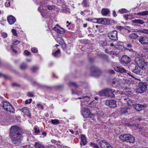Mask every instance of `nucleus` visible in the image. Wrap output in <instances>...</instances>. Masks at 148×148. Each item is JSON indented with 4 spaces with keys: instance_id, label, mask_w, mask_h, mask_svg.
Returning <instances> with one entry per match:
<instances>
[{
    "instance_id": "f257e3e1",
    "label": "nucleus",
    "mask_w": 148,
    "mask_h": 148,
    "mask_svg": "<svg viewBox=\"0 0 148 148\" xmlns=\"http://www.w3.org/2000/svg\"><path fill=\"white\" fill-rule=\"evenodd\" d=\"M9 137L14 143L19 144L23 139L22 132L21 129L16 125L12 126L10 129Z\"/></svg>"
},
{
    "instance_id": "f03ea898",
    "label": "nucleus",
    "mask_w": 148,
    "mask_h": 148,
    "mask_svg": "<svg viewBox=\"0 0 148 148\" xmlns=\"http://www.w3.org/2000/svg\"><path fill=\"white\" fill-rule=\"evenodd\" d=\"M119 138L120 139L123 141L129 142L130 143H133L135 142V139L134 137L129 134H121L119 136Z\"/></svg>"
},
{
    "instance_id": "7ed1b4c3",
    "label": "nucleus",
    "mask_w": 148,
    "mask_h": 148,
    "mask_svg": "<svg viewBox=\"0 0 148 148\" xmlns=\"http://www.w3.org/2000/svg\"><path fill=\"white\" fill-rule=\"evenodd\" d=\"M82 104H81V111L83 112V113L82 112V114L83 115V117L86 118H92L93 117V115L90 112V110L87 108H82Z\"/></svg>"
},
{
    "instance_id": "20e7f679",
    "label": "nucleus",
    "mask_w": 148,
    "mask_h": 148,
    "mask_svg": "<svg viewBox=\"0 0 148 148\" xmlns=\"http://www.w3.org/2000/svg\"><path fill=\"white\" fill-rule=\"evenodd\" d=\"M1 103H2V105L3 104V106L4 110L12 113H13L14 112V110L13 106H11L8 102L4 101L3 103H2L1 101Z\"/></svg>"
},
{
    "instance_id": "39448f33",
    "label": "nucleus",
    "mask_w": 148,
    "mask_h": 148,
    "mask_svg": "<svg viewBox=\"0 0 148 148\" xmlns=\"http://www.w3.org/2000/svg\"><path fill=\"white\" fill-rule=\"evenodd\" d=\"M147 84L146 82L140 83L139 84L138 88L137 89L136 92L137 93H142L147 90Z\"/></svg>"
},
{
    "instance_id": "423d86ee",
    "label": "nucleus",
    "mask_w": 148,
    "mask_h": 148,
    "mask_svg": "<svg viewBox=\"0 0 148 148\" xmlns=\"http://www.w3.org/2000/svg\"><path fill=\"white\" fill-rule=\"evenodd\" d=\"M91 75L96 77L100 76L101 72L100 70L95 66H92L90 68Z\"/></svg>"
},
{
    "instance_id": "0eeeda50",
    "label": "nucleus",
    "mask_w": 148,
    "mask_h": 148,
    "mask_svg": "<svg viewBox=\"0 0 148 148\" xmlns=\"http://www.w3.org/2000/svg\"><path fill=\"white\" fill-rule=\"evenodd\" d=\"M108 35V37L111 40H118V32L116 30L110 32Z\"/></svg>"
},
{
    "instance_id": "6e6552de",
    "label": "nucleus",
    "mask_w": 148,
    "mask_h": 148,
    "mask_svg": "<svg viewBox=\"0 0 148 148\" xmlns=\"http://www.w3.org/2000/svg\"><path fill=\"white\" fill-rule=\"evenodd\" d=\"M115 90L113 91L112 89L106 88L105 89V94L106 97H113L114 96V93Z\"/></svg>"
},
{
    "instance_id": "1a4fd4ad",
    "label": "nucleus",
    "mask_w": 148,
    "mask_h": 148,
    "mask_svg": "<svg viewBox=\"0 0 148 148\" xmlns=\"http://www.w3.org/2000/svg\"><path fill=\"white\" fill-rule=\"evenodd\" d=\"M106 105L111 108H114L116 106V101L115 100H107L105 102Z\"/></svg>"
},
{
    "instance_id": "9d476101",
    "label": "nucleus",
    "mask_w": 148,
    "mask_h": 148,
    "mask_svg": "<svg viewBox=\"0 0 148 148\" xmlns=\"http://www.w3.org/2000/svg\"><path fill=\"white\" fill-rule=\"evenodd\" d=\"M130 68V69H131V71L132 72L137 74L139 73L140 71V67L134 64L131 66Z\"/></svg>"
},
{
    "instance_id": "9b49d317",
    "label": "nucleus",
    "mask_w": 148,
    "mask_h": 148,
    "mask_svg": "<svg viewBox=\"0 0 148 148\" xmlns=\"http://www.w3.org/2000/svg\"><path fill=\"white\" fill-rule=\"evenodd\" d=\"M131 59L126 56H124L121 59V62L122 64H127L130 61Z\"/></svg>"
},
{
    "instance_id": "f8f14e48",
    "label": "nucleus",
    "mask_w": 148,
    "mask_h": 148,
    "mask_svg": "<svg viewBox=\"0 0 148 148\" xmlns=\"http://www.w3.org/2000/svg\"><path fill=\"white\" fill-rule=\"evenodd\" d=\"M146 104H134L133 107L138 111H140L143 109V108L146 107L147 106Z\"/></svg>"
},
{
    "instance_id": "ddd939ff",
    "label": "nucleus",
    "mask_w": 148,
    "mask_h": 148,
    "mask_svg": "<svg viewBox=\"0 0 148 148\" xmlns=\"http://www.w3.org/2000/svg\"><path fill=\"white\" fill-rule=\"evenodd\" d=\"M135 61L138 65H142L145 63L144 60L141 58L138 57L136 58Z\"/></svg>"
},
{
    "instance_id": "4468645a",
    "label": "nucleus",
    "mask_w": 148,
    "mask_h": 148,
    "mask_svg": "<svg viewBox=\"0 0 148 148\" xmlns=\"http://www.w3.org/2000/svg\"><path fill=\"white\" fill-rule=\"evenodd\" d=\"M138 40L143 45L148 43V38L146 36H140Z\"/></svg>"
},
{
    "instance_id": "2eb2a0df",
    "label": "nucleus",
    "mask_w": 148,
    "mask_h": 148,
    "mask_svg": "<svg viewBox=\"0 0 148 148\" xmlns=\"http://www.w3.org/2000/svg\"><path fill=\"white\" fill-rule=\"evenodd\" d=\"M20 110L23 112L25 114L27 115L28 116L30 117L31 114L30 113V111L29 109L27 107H25L20 109Z\"/></svg>"
},
{
    "instance_id": "dca6fc26",
    "label": "nucleus",
    "mask_w": 148,
    "mask_h": 148,
    "mask_svg": "<svg viewBox=\"0 0 148 148\" xmlns=\"http://www.w3.org/2000/svg\"><path fill=\"white\" fill-rule=\"evenodd\" d=\"M7 21L10 25L14 24L16 21V19L15 17L11 15L7 17Z\"/></svg>"
},
{
    "instance_id": "f3484780",
    "label": "nucleus",
    "mask_w": 148,
    "mask_h": 148,
    "mask_svg": "<svg viewBox=\"0 0 148 148\" xmlns=\"http://www.w3.org/2000/svg\"><path fill=\"white\" fill-rule=\"evenodd\" d=\"M115 70L117 72L123 73L126 72V70L123 67L121 66H117L115 67Z\"/></svg>"
},
{
    "instance_id": "a211bd4d",
    "label": "nucleus",
    "mask_w": 148,
    "mask_h": 148,
    "mask_svg": "<svg viewBox=\"0 0 148 148\" xmlns=\"http://www.w3.org/2000/svg\"><path fill=\"white\" fill-rule=\"evenodd\" d=\"M81 141L80 143L81 145H85L87 143V140L85 136L83 135H81Z\"/></svg>"
},
{
    "instance_id": "6ab92c4d",
    "label": "nucleus",
    "mask_w": 148,
    "mask_h": 148,
    "mask_svg": "<svg viewBox=\"0 0 148 148\" xmlns=\"http://www.w3.org/2000/svg\"><path fill=\"white\" fill-rule=\"evenodd\" d=\"M110 12L109 10L107 8H103L101 11V13L103 16L107 15L109 14Z\"/></svg>"
},
{
    "instance_id": "aec40b11",
    "label": "nucleus",
    "mask_w": 148,
    "mask_h": 148,
    "mask_svg": "<svg viewBox=\"0 0 148 148\" xmlns=\"http://www.w3.org/2000/svg\"><path fill=\"white\" fill-rule=\"evenodd\" d=\"M132 22L134 23L142 25L145 22L144 21L140 19H135L132 20Z\"/></svg>"
},
{
    "instance_id": "412c9836",
    "label": "nucleus",
    "mask_w": 148,
    "mask_h": 148,
    "mask_svg": "<svg viewBox=\"0 0 148 148\" xmlns=\"http://www.w3.org/2000/svg\"><path fill=\"white\" fill-rule=\"evenodd\" d=\"M123 99L124 100H126L127 101V105L129 106L130 107L132 106L133 107L134 104H133V101L131 100L128 99V97H127Z\"/></svg>"
},
{
    "instance_id": "4be33fe9",
    "label": "nucleus",
    "mask_w": 148,
    "mask_h": 148,
    "mask_svg": "<svg viewBox=\"0 0 148 148\" xmlns=\"http://www.w3.org/2000/svg\"><path fill=\"white\" fill-rule=\"evenodd\" d=\"M97 22L99 24H101L103 25L106 24L105 22L106 21V19L103 18H97Z\"/></svg>"
},
{
    "instance_id": "5701e85b",
    "label": "nucleus",
    "mask_w": 148,
    "mask_h": 148,
    "mask_svg": "<svg viewBox=\"0 0 148 148\" xmlns=\"http://www.w3.org/2000/svg\"><path fill=\"white\" fill-rule=\"evenodd\" d=\"M103 143H105L103 144V145H104V147H105L104 148H107L108 147H109L110 144L109 143H108L106 142L105 140H101L99 143V144L100 145V147H101V143H101H103Z\"/></svg>"
},
{
    "instance_id": "b1692460",
    "label": "nucleus",
    "mask_w": 148,
    "mask_h": 148,
    "mask_svg": "<svg viewBox=\"0 0 148 148\" xmlns=\"http://www.w3.org/2000/svg\"><path fill=\"white\" fill-rule=\"evenodd\" d=\"M34 147L36 148H45L43 145L39 142H36Z\"/></svg>"
},
{
    "instance_id": "393cba45",
    "label": "nucleus",
    "mask_w": 148,
    "mask_h": 148,
    "mask_svg": "<svg viewBox=\"0 0 148 148\" xmlns=\"http://www.w3.org/2000/svg\"><path fill=\"white\" fill-rule=\"evenodd\" d=\"M130 110L129 108H123L121 109V112L122 114L125 113Z\"/></svg>"
},
{
    "instance_id": "a878e982",
    "label": "nucleus",
    "mask_w": 148,
    "mask_h": 148,
    "mask_svg": "<svg viewBox=\"0 0 148 148\" xmlns=\"http://www.w3.org/2000/svg\"><path fill=\"white\" fill-rule=\"evenodd\" d=\"M88 0H83L82 4L84 7H88L89 5L88 3Z\"/></svg>"
},
{
    "instance_id": "bb28decb",
    "label": "nucleus",
    "mask_w": 148,
    "mask_h": 148,
    "mask_svg": "<svg viewBox=\"0 0 148 148\" xmlns=\"http://www.w3.org/2000/svg\"><path fill=\"white\" fill-rule=\"evenodd\" d=\"M0 77H3L5 79H9L10 77L8 75L4 74L2 73H0Z\"/></svg>"
},
{
    "instance_id": "cd10ccee",
    "label": "nucleus",
    "mask_w": 148,
    "mask_h": 148,
    "mask_svg": "<svg viewBox=\"0 0 148 148\" xmlns=\"http://www.w3.org/2000/svg\"><path fill=\"white\" fill-rule=\"evenodd\" d=\"M137 15L141 16H145L148 15V10L143 11L137 13Z\"/></svg>"
},
{
    "instance_id": "c85d7f7f",
    "label": "nucleus",
    "mask_w": 148,
    "mask_h": 148,
    "mask_svg": "<svg viewBox=\"0 0 148 148\" xmlns=\"http://www.w3.org/2000/svg\"><path fill=\"white\" fill-rule=\"evenodd\" d=\"M138 35L134 33L131 34L129 35L130 38L132 39H136L138 38Z\"/></svg>"
},
{
    "instance_id": "c756f323",
    "label": "nucleus",
    "mask_w": 148,
    "mask_h": 148,
    "mask_svg": "<svg viewBox=\"0 0 148 148\" xmlns=\"http://www.w3.org/2000/svg\"><path fill=\"white\" fill-rule=\"evenodd\" d=\"M51 123L53 125H58L60 123V122L59 120L57 119H52Z\"/></svg>"
},
{
    "instance_id": "7c9ffc66",
    "label": "nucleus",
    "mask_w": 148,
    "mask_h": 148,
    "mask_svg": "<svg viewBox=\"0 0 148 148\" xmlns=\"http://www.w3.org/2000/svg\"><path fill=\"white\" fill-rule=\"evenodd\" d=\"M138 32L140 33L148 34V29H142L138 30Z\"/></svg>"
},
{
    "instance_id": "2f4dec72",
    "label": "nucleus",
    "mask_w": 148,
    "mask_h": 148,
    "mask_svg": "<svg viewBox=\"0 0 148 148\" xmlns=\"http://www.w3.org/2000/svg\"><path fill=\"white\" fill-rule=\"evenodd\" d=\"M60 49H58L57 51L55 52H53L52 54L53 56L55 57H57L58 56V54L60 53Z\"/></svg>"
},
{
    "instance_id": "473e14b6",
    "label": "nucleus",
    "mask_w": 148,
    "mask_h": 148,
    "mask_svg": "<svg viewBox=\"0 0 148 148\" xmlns=\"http://www.w3.org/2000/svg\"><path fill=\"white\" fill-rule=\"evenodd\" d=\"M64 32H65L62 28H61L60 27H58V30L57 32L60 34H63L64 33Z\"/></svg>"
},
{
    "instance_id": "72a5a7b5",
    "label": "nucleus",
    "mask_w": 148,
    "mask_h": 148,
    "mask_svg": "<svg viewBox=\"0 0 148 148\" xmlns=\"http://www.w3.org/2000/svg\"><path fill=\"white\" fill-rule=\"evenodd\" d=\"M99 95L101 96H106L105 89L100 91L99 92Z\"/></svg>"
},
{
    "instance_id": "f704fd0d",
    "label": "nucleus",
    "mask_w": 148,
    "mask_h": 148,
    "mask_svg": "<svg viewBox=\"0 0 148 148\" xmlns=\"http://www.w3.org/2000/svg\"><path fill=\"white\" fill-rule=\"evenodd\" d=\"M90 97L89 96H82V97H79L77 99H81L82 98H86V100H85L86 101L88 102L89 101V99H90Z\"/></svg>"
},
{
    "instance_id": "c9c22d12",
    "label": "nucleus",
    "mask_w": 148,
    "mask_h": 148,
    "mask_svg": "<svg viewBox=\"0 0 148 148\" xmlns=\"http://www.w3.org/2000/svg\"><path fill=\"white\" fill-rule=\"evenodd\" d=\"M27 67L26 65L25 64H21L20 66V68L21 69L23 70L26 69Z\"/></svg>"
},
{
    "instance_id": "e433bc0d",
    "label": "nucleus",
    "mask_w": 148,
    "mask_h": 148,
    "mask_svg": "<svg viewBox=\"0 0 148 148\" xmlns=\"http://www.w3.org/2000/svg\"><path fill=\"white\" fill-rule=\"evenodd\" d=\"M90 145L93 148H99L98 145L94 143H90Z\"/></svg>"
},
{
    "instance_id": "4c0bfd02",
    "label": "nucleus",
    "mask_w": 148,
    "mask_h": 148,
    "mask_svg": "<svg viewBox=\"0 0 148 148\" xmlns=\"http://www.w3.org/2000/svg\"><path fill=\"white\" fill-rule=\"evenodd\" d=\"M69 84L70 86H73L75 87H77L78 86L74 82H69Z\"/></svg>"
},
{
    "instance_id": "58836bf2",
    "label": "nucleus",
    "mask_w": 148,
    "mask_h": 148,
    "mask_svg": "<svg viewBox=\"0 0 148 148\" xmlns=\"http://www.w3.org/2000/svg\"><path fill=\"white\" fill-rule=\"evenodd\" d=\"M39 69V68L36 66H33L31 68L32 71L33 72H34L38 70Z\"/></svg>"
},
{
    "instance_id": "ea45409f",
    "label": "nucleus",
    "mask_w": 148,
    "mask_h": 148,
    "mask_svg": "<svg viewBox=\"0 0 148 148\" xmlns=\"http://www.w3.org/2000/svg\"><path fill=\"white\" fill-rule=\"evenodd\" d=\"M42 4H40V6L38 8V10L40 11L42 15H43V14L42 13V10L43 9V8L42 7Z\"/></svg>"
},
{
    "instance_id": "a19ab883",
    "label": "nucleus",
    "mask_w": 148,
    "mask_h": 148,
    "mask_svg": "<svg viewBox=\"0 0 148 148\" xmlns=\"http://www.w3.org/2000/svg\"><path fill=\"white\" fill-rule=\"evenodd\" d=\"M127 10L125 9H123L119 10V12L121 14H123L126 12Z\"/></svg>"
},
{
    "instance_id": "79ce46f5",
    "label": "nucleus",
    "mask_w": 148,
    "mask_h": 148,
    "mask_svg": "<svg viewBox=\"0 0 148 148\" xmlns=\"http://www.w3.org/2000/svg\"><path fill=\"white\" fill-rule=\"evenodd\" d=\"M12 32L13 33L14 35L15 36H17V34L16 32V30L14 29H13L12 30Z\"/></svg>"
},
{
    "instance_id": "37998d69",
    "label": "nucleus",
    "mask_w": 148,
    "mask_h": 148,
    "mask_svg": "<svg viewBox=\"0 0 148 148\" xmlns=\"http://www.w3.org/2000/svg\"><path fill=\"white\" fill-rule=\"evenodd\" d=\"M27 95L29 97H33L34 96L33 93L28 92L27 93Z\"/></svg>"
},
{
    "instance_id": "c03bdc74",
    "label": "nucleus",
    "mask_w": 148,
    "mask_h": 148,
    "mask_svg": "<svg viewBox=\"0 0 148 148\" xmlns=\"http://www.w3.org/2000/svg\"><path fill=\"white\" fill-rule=\"evenodd\" d=\"M12 86L13 87H20V85L16 83H13L12 84Z\"/></svg>"
},
{
    "instance_id": "a18cd8bd",
    "label": "nucleus",
    "mask_w": 148,
    "mask_h": 148,
    "mask_svg": "<svg viewBox=\"0 0 148 148\" xmlns=\"http://www.w3.org/2000/svg\"><path fill=\"white\" fill-rule=\"evenodd\" d=\"M114 80L115 81H113L112 82V83L114 84L118 83L119 81V79L118 78H116V79H115Z\"/></svg>"
},
{
    "instance_id": "49530a36",
    "label": "nucleus",
    "mask_w": 148,
    "mask_h": 148,
    "mask_svg": "<svg viewBox=\"0 0 148 148\" xmlns=\"http://www.w3.org/2000/svg\"><path fill=\"white\" fill-rule=\"evenodd\" d=\"M60 38V40H61V41L60 42L62 43H63V44L62 45V46H63V47H66V45L64 42V40L62 38Z\"/></svg>"
},
{
    "instance_id": "de8ad7c7",
    "label": "nucleus",
    "mask_w": 148,
    "mask_h": 148,
    "mask_svg": "<svg viewBox=\"0 0 148 148\" xmlns=\"http://www.w3.org/2000/svg\"><path fill=\"white\" fill-rule=\"evenodd\" d=\"M31 50L32 52L33 53H36L38 51L37 49L35 47H33L31 49Z\"/></svg>"
},
{
    "instance_id": "09e8293b",
    "label": "nucleus",
    "mask_w": 148,
    "mask_h": 148,
    "mask_svg": "<svg viewBox=\"0 0 148 148\" xmlns=\"http://www.w3.org/2000/svg\"><path fill=\"white\" fill-rule=\"evenodd\" d=\"M5 5L6 6L8 7L10 6V3L9 0H7L6 2L5 3Z\"/></svg>"
},
{
    "instance_id": "8fccbe9b",
    "label": "nucleus",
    "mask_w": 148,
    "mask_h": 148,
    "mask_svg": "<svg viewBox=\"0 0 148 148\" xmlns=\"http://www.w3.org/2000/svg\"><path fill=\"white\" fill-rule=\"evenodd\" d=\"M1 36L4 38H5L7 36V34L5 32H3L1 34Z\"/></svg>"
},
{
    "instance_id": "3c124183",
    "label": "nucleus",
    "mask_w": 148,
    "mask_h": 148,
    "mask_svg": "<svg viewBox=\"0 0 148 148\" xmlns=\"http://www.w3.org/2000/svg\"><path fill=\"white\" fill-rule=\"evenodd\" d=\"M24 53L25 55L27 56H29L30 54V53L27 50H26L24 51Z\"/></svg>"
},
{
    "instance_id": "603ef678",
    "label": "nucleus",
    "mask_w": 148,
    "mask_h": 148,
    "mask_svg": "<svg viewBox=\"0 0 148 148\" xmlns=\"http://www.w3.org/2000/svg\"><path fill=\"white\" fill-rule=\"evenodd\" d=\"M13 43L14 44V43L15 44V45H18L20 42L17 40H14L13 41Z\"/></svg>"
},
{
    "instance_id": "864d4df0",
    "label": "nucleus",
    "mask_w": 148,
    "mask_h": 148,
    "mask_svg": "<svg viewBox=\"0 0 148 148\" xmlns=\"http://www.w3.org/2000/svg\"><path fill=\"white\" fill-rule=\"evenodd\" d=\"M35 132V133H38L40 132V131L39 129H38L36 127L34 128Z\"/></svg>"
},
{
    "instance_id": "5fc2aeb1",
    "label": "nucleus",
    "mask_w": 148,
    "mask_h": 148,
    "mask_svg": "<svg viewBox=\"0 0 148 148\" xmlns=\"http://www.w3.org/2000/svg\"><path fill=\"white\" fill-rule=\"evenodd\" d=\"M57 26H58V27H56L55 26L53 28V29L56 31V32H57V31L58 30V25L57 24L56 25Z\"/></svg>"
},
{
    "instance_id": "6e6d98bb",
    "label": "nucleus",
    "mask_w": 148,
    "mask_h": 148,
    "mask_svg": "<svg viewBox=\"0 0 148 148\" xmlns=\"http://www.w3.org/2000/svg\"><path fill=\"white\" fill-rule=\"evenodd\" d=\"M117 28L118 29L121 30L123 29H125V28L121 26H118L117 27Z\"/></svg>"
},
{
    "instance_id": "4d7b16f0",
    "label": "nucleus",
    "mask_w": 148,
    "mask_h": 148,
    "mask_svg": "<svg viewBox=\"0 0 148 148\" xmlns=\"http://www.w3.org/2000/svg\"><path fill=\"white\" fill-rule=\"evenodd\" d=\"M37 106L39 108H40L42 109H43V107L41 104H38Z\"/></svg>"
},
{
    "instance_id": "13d9d810",
    "label": "nucleus",
    "mask_w": 148,
    "mask_h": 148,
    "mask_svg": "<svg viewBox=\"0 0 148 148\" xmlns=\"http://www.w3.org/2000/svg\"><path fill=\"white\" fill-rule=\"evenodd\" d=\"M100 115L101 117H103L105 116H106V114L103 113V112H101L100 113Z\"/></svg>"
},
{
    "instance_id": "bf43d9fd",
    "label": "nucleus",
    "mask_w": 148,
    "mask_h": 148,
    "mask_svg": "<svg viewBox=\"0 0 148 148\" xmlns=\"http://www.w3.org/2000/svg\"><path fill=\"white\" fill-rule=\"evenodd\" d=\"M102 46H106L107 45V42L106 41H104L101 44Z\"/></svg>"
},
{
    "instance_id": "052dcab7",
    "label": "nucleus",
    "mask_w": 148,
    "mask_h": 148,
    "mask_svg": "<svg viewBox=\"0 0 148 148\" xmlns=\"http://www.w3.org/2000/svg\"><path fill=\"white\" fill-rule=\"evenodd\" d=\"M114 17H116L117 16V15L116 14L115 11L114 10H113L112 13Z\"/></svg>"
},
{
    "instance_id": "680f3d73",
    "label": "nucleus",
    "mask_w": 148,
    "mask_h": 148,
    "mask_svg": "<svg viewBox=\"0 0 148 148\" xmlns=\"http://www.w3.org/2000/svg\"><path fill=\"white\" fill-rule=\"evenodd\" d=\"M57 87L59 89H61L63 88V86L61 85H59L57 86Z\"/></svg>"
},
{
    "instance_id": "e2e57ef3",
    "label": "nucleus",
    "mask_w": 148,
    "mask_h": 148,
    "mask_svg": "<svg viewBox=\"0 0 148 148\" xmlns=\"http://www.w3.org/2000/svg\"><path fill=\"white\" fill-rule=\"evenodd\" d=\"M105 51L106 53H109V54H111V52L110 51L108 50L107 49H105Z\"/></svg>"
},
{
    "instance_id": "0e129e2a",
    "label": "nucleus",
    "mask_w": 148,
    "mask_h": 148,
    "mask_svg": "<svg viewBox=\"0 0 148 148\" xmlns=\"http://www.w3.org/2000/svg\"><path fill=\"white\" fill-rule=\"evenodd\" d=\"M136 121H140L142 120V119L140 117H138L136 119Z\"/></svg>"
},
{
    "instance_id": "69168bd1",
    "label": "nucleus",
    "mask_w": 148,
    "mask_h": 148,
    "mask_svg": "<svg viewBox=\"0 0 148 148\" xmlns=\"http://www.w3.org/2000/svg\"><path fill=\"white\" fill-rule=\"evenodd\" d=\"M144 50L146 52H148V47H147L144 48Z\"/></svg>"
},
{
    "instance_id": "338daca9",
    "label": "nucleus",
    "mask_w": 148,
    "mask_h": 148,
    "mask_svg": "<svg viewBox=\"0 0 148 148\" xmlns=\"http://www.w3.org/2000/svg\"><path fill=\"white\" fill-rule=\"evenodd\" d=\"M123 16H124V17L125 18V19H126V20H128V16H129V15L128 14H125Z\"/></svg>"
},
{
    "instance_id": "774afa93",
    "label": "nucleus",
    "mask_w": 148,
    "mask_h": 148,
    "mask_svg": "<svg viewBox=\"0 0 148 148\" xmlns=\"http://www.w3.org/2000/svg\"><path fill=\"white\" fill-rule=\"evenodd\" d=\"M127 46L128 47H131L132 46V44L130 43H128L127 45Z\"/></svg>"
}]
</instances>
